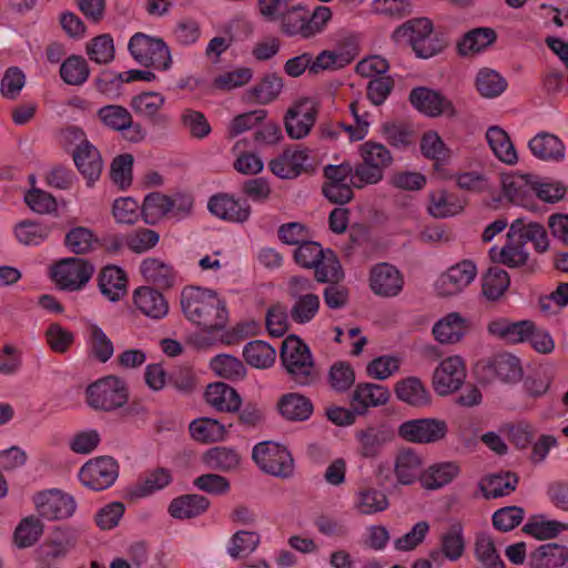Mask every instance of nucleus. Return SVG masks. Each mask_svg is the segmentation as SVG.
I'll return each mask as SVG.
<instances>
[{
  "label": "nucleus",
  "instance_id": "aec40b11",
  "mask_svg": "<svg viewBox=\"0 0 568 568\" xmlns=\"http://www.w3.org/2000/svg\"><path fill=\"white\" fill-rule=\"evenodd\" d=\"M165 101L162 93L145 91L135 94L131 99L130 106L138 116L153 124H164L168 122V116L162 113Z\"/></svg>",
  "mask_w": 568,
  "mask_h": 568
},
{
  "label": "nucleus",
  "instance_id": "bb28decb",
  "mask_svg": "<svg viewBox=\"0 0 568 568\" xmlns=\"http://www.w3.org/2000/svg\"><path fill=\"white\" fill-rule=\"evenodd\" d=\"M489 255L493 261L508 267H520L525 265L529 256L523 241L517 237V235L511 234L510 226L507 233L506 244L501 248L493 246L489 250Z\"/></svg>",
  "mask_w": 568,
  "mask_h": 568
},
{
  "label": "nucleus",
  "instance_id": "20e7f679",
  "mask_svg": "<svg viewBox=\"0 0 568 568\" xmlns=\"http://www.w3.org/2000/svg\"><path fill=\"white\" fill-rule=\"evenodd\" d=\"M128 49L132 58L142 65L163 71L171 67L170 49L161 38L138 32L131 37Z\"/></svg>",
  "mask_w": 568,
  "mask_h": 568
},
{
  "label": "nucleus",
  "instance_id": "69168bd1",
  "mask_svg": "<svg viewBox=\"0 0 568 568\" xmlns=\"http://www.w3.org/2000/svg\"><path fill=\"white\" fill-rule=\"evenodd\" d=\"M100 121L114 131H123L132 124L131 113L122 105L110 104L98 110Z\"/></svg>",
  "mask_w": 568,
  "mask_h": 568
},
{
  "label": "nucleus",
  "instance_id": "09e8293b",
  "mask_svg": "<svg viewBox=\"0 0 568 568\" xmlns=\"http://www.w3.org/2000/svg\"><path fill=\"white\" fill-rule=\"evenodd\" d=\"M475 87L483 98L494 99L505 92L507 81L496 70L483 68L476 74Z\"/></svg>",
  "mask_w": 568,
  "mask_h": 568
},
{
  "label": "nucleus",
  "instance_id": "49530a36",
  "mask_svg": "<svg viewBox=\"0 0 568 568\" xmlns=\"http://www.w3.org/2000/svg\"><path fill=\"white\" fill-rule=\"evenodd\" d=\"M261 542V536L253 530H237L227 541L226 552L232 559L246 558L253 554Z\"/></svg>",
  "mask_w": 568,
  "mask_h": 568
},
{
  "label": "nucleus",
  "instance_id": "4be33fe9",
  "mask_svg": "<svg viewBox=\"0 0 568 568\" xmlns=\"http://www.w3.org/2000/svg\"><path fill=\"white\" fill-rule=\"evenodd\" d=\"M422 154L434 161V170L439 179L450 178V173L444 168L452 158L450 149L444 143L435 131L425 132L420 140Z\"/></svg>",
  "mask_w": 568,
  "mask_h": 568
},
{
  "label": "nucleus",
  "instance_id": "0e129e2a",
  "mask_svg": "<svg viewBox=\"0 0 568 568\" xmlns=\"http://www.w3.org/2000/svg\"><path fill=\"white\" fill-rule=\"evenodd\" d=\"M371 11L385 19L402 20L413 12L409 0H373Z\"/></svg>",
  "mask_w": 568,
  "mask_h": 568
},
{
  "label": "nucleus",
  "instance_id": "a211bd4d",
  "mask_svg": "<svg viewBox=\"0 0 568 568\" xmlns=\"http://www.w3.org/2000/svg\"><path fill=\"white\" fill-rule=\"evenodd\" d=\"M487 332L490 336L506 344H523L527 343L529 334L534 332V322L530 320L513 321L499 316L488 322Z\"/></svg>",
  "mask_w": 568,
  "mask_h": 568
},
{
  "label": "nucleus",
  "instance_id": "79ce46f5",
  "mask_svg": "<svg viewBox=\"0 0 568 568\" xmlns=\"http://www.w3.org/2000/svg\"><path fill=\"white\" fill-rule=\"evenodd\" d=\"M172 481V474L166 468H154L141 478L130 490L134 498L148 497L163 488Z\"/></svg>",
  "mask_w": 568,
  "mask_h": 568
},
{
  "label": "nucleus",
  "instance_id": "1a4fd4ad",
  "mask_svg": "<svg viewBox=\"0 0 568 568\" xmlns=\"http://www.w3.org/2000/svg\"><path fill=\"white\" fill-rule=\"evenodd\" d=\"M94 266L79 257H67L57 262L51 276L54 283L64 291L75 292L82 290L91 280Z\"/></svg>",
  "mask_w": 568,
  "mask_h": 568
},
{
  "label": "nucleus",
  "instance_id": "4468645a",
  "mask_svg": "<svg viewBox=\"0 0 568 568\" xmlns=\"http://www.w3.org/2000/svg\"><path fill=\"white\" fill-rule=\"evenodd\" d=\"M317 113L316 102L305 98L296 101L284 116V125L287 135L294 140H301L308 135L315 124Z\"/></svg>",
  "mask_w": 568,
  "mask_h": 568
},
{
  "label": "nucleus",
  "instance_id": "7ed1b4c3",
  "mask_svg": "<svg viewBox=\"0 0 568 568\" xmlns=\"http://www.w3.org/2000/svg\"><path fill=\"white\" fill-rule=\"evenodd\" d=\"M281 361L294 384L308 386L316 381L317 373L311 351L296 335H290L283 341Z\"/></svg>",
  "mask_w": 568,
  "mask_h": 568
},
{
  "label": "nucleus",
  "instance_id": "e433bc0d",
  "mask_svg": "<svg viewBox=\"0 0 568 568\" xmlns=\"http://www.w3.org/2000/svg\"><path fill=\"white\" fill-rule=\"evenodd\" d=\"M99 287L104 297L111 302L119 301L126 293V275L115 265H106L100 273Z\"/></svg>",
  "mask_w": 568,
  "mask_h": 568
},
{
  "label": "nucleus",
  "instance_id": "680f3d73",
  "mask_svg": "<svg viewBox=\"0 0 568 568\" xmlns=\"http://www.w3.org/2000/svg\"><path fill=\"white\" fill-rule=\"evenodd\" d=\"M321 301L318 295H307L293 298L290 318L296 324H307L318 314Z\"/></svg>",
  "mask_w": 568,
  "mask_h": 568
},
{
  "label": "nucleus",
  "instance_id": "338daca9",
  "mask_svg": "<svg viewBox=\"0 0 568 568\" xmlns=\"http://www.w3.org/2000/svg\"><path fill=\"white\" fill-rule=\"evenodd\" d=\"M97 241V236L90 229L77 226L65 234L64 244L74 254H85L93 248Z\"/></svg>",
  "mask_w": 568,
  "mask_h": 568
},
{
  "label": "nucleus",
  "instance_id": "e2e57ef3",
  "mask_svg": "<svg viewBox=\"0 0 568 568\" xmlns=\"http://www.w3.org/2000/svg\"><path fill=\"white\" fill-rule=\"evenodd\" d=\"M491 366L496 376L505 383H516L523 376L519 358L508 353L497 355Z\"/></svg>",
  "mask_w": 568,
  "mask_h": 568
},
{
  "label": "nucleus",
  "instance_id": "2eb2a0df",
  "mask_svg": "<svg viewBox=\"0 0 568 568\" xmlns=\"http://www.w3.org/2000/svg\"><path fill=\"white\" fill-rule=\"evenodd\" d=\"M310 166V151L301 146L286 148L268 163L271 172L284 180L296 179L306 172Z\"/></svg>",
  "mask_w": 568,
  "mask_h": 568
},
{
  "label": "nucleus",
  "instance_id": "f8f14e48",
  "mask_svg": "<svg viewBox=\"0 0 568 568\" xmlns=\"http://www.w3.org/2000/svg\"><path fill=\"white\" fill-rule=\"evenodd\" d=\"M466 378L463 357L453 355L443 359L433 374V387L439 396H447L458 390Z\"/></svg>",
  "mask_w": 568,
  "mask_h": 568
},
{
  "label": "nucleus",
  "instance_id": "4d7b16f0",
  "mask_svg": "<svg viewBox=\"0 0 568 568\" xmlns=\"http://www.w3.org/2000/svg\"><path fill=\"white\" fill-rule=\"evenodd\" d=\"M141 273L145 280L162 286L170 287L174 283L172 266L159 258H146L141 263Z\"/></svg>",
  "mask_w": 568,
  "mask_h": 568
},
{
  "label": "nucleus",
  "instance_id": "37998d69",
  "mask_svg": "<svg viewBox=\"0 0 568 568\" xmlns=\"http://www.w3.org/2000/svg\"><path fill=\"white\" fill-rule=\"evenodd\" d=\"M518 479L509 471L490 474L481 478L479 488L486 498H497L515 490Z\"/></svg>",
  "mask_w": 568,
  "mask_h": 568
},
{
  "label": "nucleus",
  "instance_id": "5fc2aeb1",
  "mask_svg": "<svg viewBox=\"0 0 568 568\" xmlns=\"http://www.w3.org/2000/svg\"><path fill=\"white\" fill-rule=\"evenodd\" d=\"M210 368L216 376L230 381H240L246 375L245 365L230 354H219L211 358Z\"/></svg>",
  "mask_w": 568,
  "mask_h": 568
},
{
  "label": "nucleus",
  "instance_id": "423d86ee",
  "mask_svg": "<svg viewBox=\"0 0 568 568\" xmlns=\"http://www.w3.org/2000/svg\"><path fill=\"white\" fill-rule=\"evenodd\" d=\"M68 140H80L73 152V160L79 172L87 180L88 186H92L100 178L103 162L99 150L85 139L83 130L72 126L67 129Z\"/></svg>",
  "mask_w": 568,
  "mask_h": 568
},
{
  "label": "nucleus",
  "instance_id": "de8ad7c7",
  "mask_svg": "<svg viewBox=\"0 0 568 568\" xmlns=\"http://www.w3.org/2000/svg\"><path fill=\"white\" fill-rule=\"evenodd\" d=\"M243 357L250 366L266 369L275 363L276 351L268 343L256 339L243 347Z\"/></svg>",
  "mask_w": 568,
  "mask_h": 568
},
{
  "label": "nucleus",
  "instance_id": "603ef678",
  "mask_svg": "<svg viewBox=\"0 0 568 568\" xmlns=\"http://www.w3.org/2000/svg\"><path fill=\"white\" fill-rule=\"evenodd\" d=\"M278 406L281 414L291 420H306L313 413L311 400L297 393L284 395Z\"/></svg>",
  "mask_w": 568,
  "mask_h": 568
},
{
  "label": "nucleus",
  "instance_id": "412c9836",
  "mask_svg": "<svg viewBox=\"0 0 568 568\" xmlns=\"http://www.w3.org/2000/svg\"><path fill=\"white\" fill-rule=\"evenodd\" d=\"M209 211L219 219L243 223L251 214V207L244 200H237L227 194H217L210 199Z\"/></svg>",
  "mask_w": 568,
  "mask_h": 568
},
{
  "label": "nucleus",
  "instance_id": "3c124183",
  "mask_svg": "<svg viewBox=\"0 0 568 568\" xmlns=\"http://www.w3.org/2000/svg\"><path fill=\"white\" fill-rule=\"evenodd\" d=\"M190 433L197 442H221L225 439L227 428L216 419L203 417L190 424Z\"/></svg>",
  "mask_w": 568,
  "mask_h": 568
},
{
  "label": "nucleus",
  "instance_id": "a878e982",
  "mask_svg": "<svg viewBox=\"0 0 568 568\" xmlns=\"http://www.w3.org/2000/svg\"><path fill=\"white\" fill-rule=\"evenodd\" d=\"M135 307L152 320H161L169 313V305L158 290L150 286L138 287L133 293Z\"/></svg>",
  "mask_w": 568,
  "mask_h": 568
},
{
  "label": "nucleus",
  "instance_id": "dca6fc26",
  "mask_svg": "<svg viewBox=\"0 0 568 568\" xmlns=\"http://www.w3.org/2000/svg\"><path fill=\"white\" fill-rule=\"evenodd\" d=\"M80 526H57L42 544L43 556L52 561L65 559L77 547L81 536Z\"/></svg>",
  "mask_w": 568,
  "mask_h": 568
},
{
  "label": "nucleus",
  "instance_id": "72a5a7b5",
  "mask_svg": "<svg viewBox=\"0 0 568 568\" xmlns=\"http://www.w3.org/2000/svg\"><path fill=\"white\" fill-rule=\"evenodd\" d=\"M423 470V459L417 453L404 449L396 456L394 474L399 484L412 485L417 480L420 483Z\"/></svg>",
  "mask_w": 568,
  "mask_h": 568
},
{
  "label": "nucleus",
  "instance_id": "8fccbe9b",
  "mask_svg": "<svg viewBox=\"0 0 568 568\" xmlns=\"http://www.w3.org/2000/svg\"><path fill=\"white\" fill-rule=\"evenodd\" d=\"M44 525L39 517L27 516L20 520L13 532V541L18 548H29L39 541Z\"/></svg>",
  "mask_w": 568,
  "mask_h": 568
},
{
  "label": "nucleus",
  "instance_id": "6e6d98bb",
  "mask_svg": "<svg viewBox=\"0 0 568 568\" xmlns=\"http://www.w3.org/2000/svg\"><path fill=\"white\" fill-rule=\"evenodd\" d=\"M496 41V32L491 28H476L467 32L458 43L460 54L466 55L484 51Z\"/></svg>",
  "mask_w": 568,
  "mask_h": 568
},
{
  "label": "nucleus",
  "instance_id": "393cba45",
  "mask_svg": "<svg viewBox=\"0 0 568 568\" xmlns=\"http://www.w3.org/2000/svg\"><path fill=\"white\" fill-rule=\"evenodd\" d=\"M503 193L511 203L527 206L534 197L535 176L529 174H509L501 181Z\"/></svg>",
  "mask_w": 568,
  "mask_h": 568
},
{
  "label": "nucleus",
  "instance_id": "bf43d9fd",
  "mask_svg": "<svg viewBox=\"0 0 568 568\" xmlns=\"http://www.w3.org/2000/svg\"><path fill=\"white\" fill-rule=\"evenodd\" d=\"M169 195L158 192L148 194L141 206V214L145 223L155 224L164 217L169 219Z\"/></svg>",
  "mask_w": 568,
  "mask_h": 568
},
{
  "label": "nucleus",
  "instance_id": "cd10ccee",
  "mask_svg": "<svg viewBox=\"0 0 568 568\" xmlns=\"http://www.w3.org/2000/svg\"><path fill=\"white\" fill-rule=\"evenodd\" d=\"M532 155L542 161L560 162L565 159V145L555 134L539 132L528 143Z\"/></svg>",
  "mask_w": 568,
  "mask_h": 568
},
{
  "label": "nucleus",
  "instance_id": "13d9d810",
  "mask_svg": "<svg viewBox=\"0 0 568 568\" xmlns=\"http://www.w3.org/2000/svg\"><path fill=\"white\" fill-rule=\"evenodd\" d=\"M509 284L510 278L505 270L498 266L490 267L483 276V294L487 300L496 301L504 295Z\"/></svg>",
  "mask_w": 568,
  "mask_h": 568
},
{
  "label": "nucleus",
  "instance_id": "7c9ffc66",
  "mask_svg": "<svg viewBox=\"0 0 568 568\" xmlns=\"http://www.w3.org/2000/svg\"><path fill=\"white\" fill-rule=\"evenodd\" d=\"M205 399L216 410L226 413L237 412L242 403L239 393L222 382L212 383L207 386Z\"/></svg>",
  "mask_w": 568,
  "mask_h": 568
},
{
  "label": "nucleus",
  "instance_id": "9b49d317",
  "mask_svg": "<svg viewBox=\"0 0 568 568\" xmlns=\"http://www.w3.org/2000/svg\"><path fill=\"white\" fill-rule=\"evenodd\" d=\"M477 276V266L469 260L460 261L445 272L435 282V291L440 296H454L462 293Z\"/></svg>",
  "mask_w": 568,
  "mask_h": 568
},
{
  "label": "nucleus",
  "instance_id": "f3484780",
  "mask_svg": "<svg viewBox=\"0 0 568 568\" xmlns=\"http://www.w3.org/2000/svg\"><path fill=\"white\" fill-rule=\"evenodd\" d=\"M447 433V424L436 418L412 419L403 423L398 434L405 440L428 444L440 440Z\"/></svg>",
  "mask_w": 568,
  "mask_h": 568
},
{
  "label": "nucleus",
  "instance_id": "58836bf2",
  "mask_svg": "<svg viewBox=\"0 0 568 568\" xmlns=\"http://www.w3.org/2000/svg\"><path fill=\"white\" fill-rule=\"evenodd\" d=\"M511 234L517 235L524 245L531 242L538 252H545L549 246L547 232L542 225L536 222H528L519 217L511 222Z\"/></svg>",
  "mask_w": 568,
  "mask_h": 568
},
{
  "label": "nucleus",
  "instance_id": "c9c22d12",
  "mask_svg": "<svg viewBox=\"0 0 568 568\" xmlns=\"http://www.w3.org/2000/svg\"><path fill=\"white\" fill-rule=\"evenodd\" d=\"M389 390L387 387L374 384H358L353 393V402L356 405V413L364 414L369 407L385 405L389 399Z\"/></svg>",
  "mask_w": 568,
  "mask_h": 568
},
{
  "label": "nucleus",
  "instance_id": "c756f323",
  "mask_svg": "<svg viewBox=\"0 0 568 568\" xmlns=\"http://www.w3.org/2000/svg\"><path fill=\"white\" fill-rule=\"evenodd\" d=\"M409 100L414 108L429 116H437L453 110L448 100L438 92L427 88L414 89L410 92Z\"/></svg>",
  "mask_w": 568,
  "mask_h": 568
},
{
  "label": "nucleus",
  "instance_id": "39448f33",
  "mask_svg": "<svg viewBox=\"0 0 568 568\" xmlns=\"http://www.w3.org/2000/svg\"><path fill=\"white\" fill-rule=\"evenodd\" d=\"M128 400V388L121 378L110 375L87 388V402L89 406L100 410H113L122 407Z\"/></svg>",
  "mask_w": 568,
  "mask_h": 568
},
{
  "label": "nucleus",
  "instance_id": "864d4df0",
  "mask_svg": "<svg viewBox=\"0 0 568 568\" xmlns=\"http://www.w3.org/2000/svg\"><path fill=\"white\" fill-rule=\"evenodd\" d=\"M52 229L49 223L22 221L16 225L14 235L23 245H39L49 237Z\"/></svg>",
  "mask_w": 568,
  "mask_h": 568
},
{
  "label": "nucleus",
  "instance_id": "6ab92c4d",
  "mask_svg": "<svg viewBox=\"0 0 568 568\" xmlns=\"http://www.w3.org/2000/svg\"><path fill=\"white\" fill-rule=\"evenodd\" d=\"M404 285L403 275L389 263H378L371 268L369 287L375 295L393 297L398 295Z\"/></svg>",
  "mask_w": 568,
  "mask_h": 568
},
{
  "label": "nucleus",
  "instance_id": "ddd939ff",
  "mask_svg": "<svg viewBox=\"0 0 568 568\" xmlns=\"http://www.w3.org/2000/svg\"><path fill=\"white\" fill-rule=\"evenodd\" d=\"M119 475V467L112 457H99L85 463L80 471V481L92 490L112 486Z\"/></svg>",
  "mask_w": 568,
  "mask_h": 568
},
{
  "label": "nucleus",
  "instance_id": "9d476101",
  "mask_svg": "<svg viewBox=\"0 0 568 568\" xmlns=\"http://www.w3.org/2000/svg\"><path fill=\"white\" fill-rule=\"evenodd\" d=\"M33 504L39 517L49 521L67 520L77 510L73 496L55 488L37 494Z\"/></svg>",
  "mask_w": 568,
  "mask_h": 568
},
{
  "label": "nucleus",
  "instance_id": "4c0bfd02",
  "mask_svg": "<svg viewBox=\"0 0 568 568\" xmlns=\"http://www.w3.org/2000/svg\"><path fill=\"white\" fill-rule=\"evenodd\" d=\"M439 549L430 552V558L437 560L443 555L449 561H457L465 552V540L463 527L459 524L450 528L440 536Z\"/></svg>",
  "mask_w": 568,
  "mask_h": 568
},
{
  "label": "nucleus",
  "instance_id": "6e6552de",
  "mask_svg": "<svg viewBox=\"0 0 568 568\" xmlns=\"http://www.w3.org/2000/svg\"><path fill=\"white\" fill-rule=\"evenodd\" d=\"M256 465L270 475L288 478L294 473V460L286 447L274 442L258 443L253 448Z\"/></svg>",
  "mask_w": 568,
  "mask_h": 568
},
{
  "label": "nucleus",
  "instance_id": "b1692460",
  "mask_svg": "<svg viewBox=\"0 0 568 568\" xmlns=\"http://www.w3.org/2000/svg\"><path fill=\"white\" fill-rule=\"evenodd\" d=\"M469 326L468 318L458 312H452L434 324L432 333L440 344H455L467 334Z\"/></svg>",
  "mask_w": 568,
  "mask_h": 568
},
{
  "label": "nucleus",
  "instance_id": "a18cd8bd",
  "mask_svg": "<svg viewBox=\"0 0 568 568\" xmlns=\"http://www.w3.org/2000/svg\"><path fill=\"white\" fill-rule=\"evenodd\" d=\"M395 394L399 400L413 406H424L430 400V395L422 381L413 376L397 382Z\"/></svg>",
  "mask_w": 568,
  "mask_h": 568
},
{
  "label": "nucleus",
  "instance_id": "774afa93",
  "mask_svg": "<svg viewBox=\"0 0 568 568\" xmlns=\"http://www.w3.org/2000/svg\"><path fill=\"white\" fill-rule=\"evenodd\" d=\"M402 358L397 355H381L366 366V374L374 379L385 381L399 371Z\"/></svg>",
  "mask_w": 568,
  "mask_h": 568
},
{
  "label": "nucleus",
  "instance_id": "a19ab883",
  "mask_svg": "<svg viewBox=\"0 0 568 568\" xmlns=\"http://www.w3.org/2000/svg\"><path fill=\"white\" fill-rule=\"evenodd\" d=\"M358 454L364 458H375L383 446L390 439V434L382 427H367L355 435Z\"/></svg>",
  "mask_w": 568,
  "mask_h": 568
},
{
  "label": "nucleus",
  "instance_id": "f03ea898",
  "mask_svg": "<svg viewBox=\"0 0 568 568\" xmlns=\"http://www.w3.org/2000/svg\"><path fill=\"white\" fill-rule=\"evenodd\" d=\"M333 12L326 6H317L312 13L302 4L290 6L280 19L281 31L287 37L310 39L322 33L332 20Z\"/></svg>",
  "mask_w": 568,
  "mask_h": 568
},
{
  "label": "nucleus",
  "instance_id": "c85d7f7f",
  "mask_svg": "<svg viewBox=\"0 0 568 568\" xmlns=\"http://www.w3.org/2000/svg\"><path fill=\"white\" fill-rule=\"evenodd\" d=\"M388 506L389 500L386 494L375 487H359L353 497V508L361 515H375L386 510Z\"/></svg>",
  "mask_w": 568,
  "mask_h": 568
},
{
  "label": "nucleus",
  "instance_id": "052dcab7",
  "mask_svg": "<svg viewBox=\"0 0 568 568\" xmlns=\"http://www.w3.org/2000/svg\"><path fill=\"white\" fill-rule=\"evenodd\" d=\"M89 75L88 62L80 55L67 58L60 67V77L69 85H82Z\"/></svg>",
  "mask_w": 568,
  "mask_h": 568
},
{
  "label": "nucleus",
  "instance_id": "ea45409f",
  "mask_svg": "<svg viewBox=\"0 0 568 568\" xmlns=\"http://www.w3.org/2000/svg\"><path fill=\"white\" fill-rule=\"evenodd\" d=\"M209 506L210 501L206 497L191 494L174 498L169 506V513L173 518L189 519L201 516Z\"/></svg>",
  "mask_w": 568,
  "mask_h": 568
},
{
  "label": "nucleus",
  "instance_id": "f704fd0d",
  "mask_svg": "<svg viewBox=\"0 0 568 568\" xmlns=\"http://www.w3.org/2000/svg\"><path fill=\"white\" fill-rule=\"evenodd\" d=\"M83 334L90 354L99 362L105 363L113 356V343L98 324L85 322Z\"/></svg>",
  "mask_w": 568,
  "mask_h": 568
},
{
  "label": "nucleus",
  "instance_id": "2f4dec72",
  "mask_svg": "<svg viewBox=\"0 0 568 568\" xmlns=\"http://www.w3.org/2000/svg\"><path fill=\"white\" fill-rule=\"evenodd\" d=\"M530 568H559L568 562V547L549 542L539 546L529 555Z\"/></svg>",
  "mask_w": 568,
  "mask_h": 568
},
{
  "label": "nucleus",
  "instance_id": "f257e3e1",
  "mask_svg": "<svg viewBox=\"0 0 568 568\" xmlns=\"http://www.w3.org/2000/svg\"><path fill=\"white\" fill-rule=\"evenodd\" d=\"M180 303L184 316L200 326L203 334L213 336L226 326L229 312L215 291L186 286L181 292Z\"/></svg>",
  "mask_w": 568,
  "mask_h": 568
},
{
  "label": "nucleus",
  "instance_id": "473e14b6",
  "mask_svg": "<svg viewBox=\"0 0 568 568\" xmlns=\"http://www.w3.org/2000/svg\"><path fill=\"white\" fill-rule=\"evenodd\" d=\"M487 143L494 155L507 165L518 162V154L509 134L500 126L493 125L486 131Z\"/></svg>",
  "mask_w": 568,
  "mask_h": 568
},
{
  "label": "nucleus",
  "instance_id": "5701e85b",
  "mask_svg": "<svg viewBox=\"0 0 568 568\" xmlns=\"http://www.w3.org/2000/svg\"><path fill=\"white\" fill-rule=\"evenodd\" d=\"M457 462L445 460L430 464L420 476V486L425 490H439L452 484L460 475Z\"/></svg>",
  "mask_w": 568,
  "mask_h": 568
},
{
  "label": "nucleus",
  "instance_id": "c03bdc74",
  "mask_svg": "<svg viewBox=\"0 0 568 568\" xmlns=\"http://www.w3.org/2000/svg\"><path fill=\"white\" fill-rule=\"evenodd\" d=\"M465 201L454 194L445 191H438L430 194L428 212L436 219H446L455 216L463 212Z\"/></svg>",
  "mask_w": 568,
  "mask_h": 568
},
{
  "label": "nucleus",
  "instance_id": "0eeeda50",
  "mask_svg": "<svg viewBox=\"0 0 568 568\" xmlns=\"http://www.w3.org/2000/svg\"><path fill=\"white\" fill-rule=\"evenodd\" d=\"M433 23L427 18L412 19L394 31L396 41H408L416 55L423 59L435 55L438 51L433 39Z\"/></svg>",
  "mask_w": 568,
  "mask_h": 568
}]
</instances>
